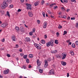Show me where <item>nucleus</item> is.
<instances>
[{"label": "nucleus", "mask_w": 78, "mask_h": 78, "mask_svg": "<svg viewBox=\"0 0 78 78\" xmlns=\"http://www.w3.org/2000/svg\"><path fill=\"white\" fill-rule=\"evenodd\" d=\"M20 30L22 33H24V32H25L24 28L23 27H20Z\"/></svg>", "instance_id": "9"}, {"label": "nucleus", "mask_w": 78, "mask_h": 78, "mask_svg": "<svg viewBox=\"0 0 78 78\" xmlns=\"http://www.w3.org/2000/svg\"><path fill=\"white\" fill-rule=\"evenodd\" d=\"M48 60L49 61H51V58H48Z\"/></svg>", "instance_id": "38"}, {"label": "nucleus", "mask_w": 78, "mask_h": 78, "mask_svg": "<svg viewBox=\"0 0 78 78\" xmlns=\"http://www.w3.org/2000/svg\"><path fill=\"white\" fill-rule=\"evenodd\" d=\"M67 12H69V11H70V9H67L66 10Z\"/></svg>", "instance_id": "57"}, {"label": "nucleus", "mask_w": 78, "mask_h": 78, "mask_svg": "<svg viewBox=\"0 0 78 78\" xmlns=\"http://www.w3.org/2000/svg\"><path fill=\"white\" fill-rule=\"evenodd\" d=\"M53 42H54V41L51 40V41L46 43V46L47 47H50L51 45L52 47H53L54 45L53 44Z\"/></svg>", "instance_id": "2"}, {"label": "nucleus", "mask_w": 78, "mask_h": 78, "mask_svg": "<svg viewBox=\"0 0 78 78\" xmlns=\"http://www.w3.org/2000/svg\"><path fill=\"white\" fill-rule=\"evenodd\" d=\"M72 46L73 48H75V44H73Z\"/></svg>", "instance_id": "26"}, {"label": "nucleus", "mask_w": 78, "mask_h": 78, "mask_svg": "<svg viewBox=\"0 0 78 78\" xmlns=\"http://www.w3.org/2000/svg\"><path fill=\"white\" fill-rule=\"evenodd\" d=\"M31 68V65H29V69H30V68Z\"/></svg>", "instance_id": "62"}, {"label": "nucleus", "mask_w": 78, "mask_h": 78, "mask_svg": "<svg viewBox=\"0 0 78 78\" xmlns=\"http://www.w3.org/2000/svg\"><path fill=\"white\" fill-rule=\"evenodd\" d=\"M76 27H78V23H76Z\"/></svg>", "instance_id": "64"}, {"label": "nucleus", "mask_w": 78, "mask_h": 78, "mask_svg": "<svg viewBox=\"0 0 78 78\" xmlns=\"http://www.w3.org/2000/svg\"><path fill=\"white\" fill-rule=\"evenodd\" d=\"M54 8L56 9V8H58V6L57 5H56L55 6H54Z\"/></svg>", "instance_id": "58"}, {"label": "nucleus", "mask_w": 78, "mask_h": 78, "mask_svg": "<svg viewBox=\"0 0 78 78\" xmlns=\"http://www.w3.org/2000/svg\"><path fill=\"white\" fill-rule=\"evenodd\" d=\"M44 37L45 39H46V38H47V35H45Z\"/></svg>", "instance_id": "56"}, {"label": "nucleus", "mask_w": 78, "mask_h": 78, "mask_svg": "<svg viewBox=\"0 0 78 78\" xmlns=\"http://www.w3.org/2000/svg\"><path fill=\"white\" fill-rule=\"evenodd\" d=\"M16 36H13L12 37V39L13 41H16L15 40Z\"/></svg>", "instance_id": "16"}, {"label": "nucleus", "mask_w": 78, "mask_h": 78, "mask_svg": "<svg viewBox=\"0 0 78 78\" xmlns=\"http://www.w3.org/2000/svg\"><path fill=\"white\" fill-rule=\"evenodd\" d=\"M20 56H23L24 55V54L23 53H21L20 54Z\"/></svg>", "instance_id": "48"}, {"label": "nucleus", "mask_w": 78, "mask_h": 78, "mask_svg": "<svg viewBox=\"0 0 78 78\" xmlns=\"http://www.w3.org/2000/svg\"><path fill=\"white\" fill-rule=\"evenodd\" d=\"M37 22L38 24H40V20H37Z\"/></svg>", "instance_id": "40"}, {"label": "nucleus", "mask_w": 78, "mask_h": 78, "mask_svg": "<svg viewBox=\"0 0 78 78\" xmlns=\"http://www.w3.org/2000/svg\"><path fill=\"white\" fill-rule=\"evenodd\" d=\"M48 74L49 75H54V70L52 69H51L49 72Z\"/></svg>", "instance_id": "7"}, {"label": "nucleus", "mask_w": 78, "mask_h": 78, "mask_svg": "<svg viewBox=\"0 0 78 78\" xmlns=\"http://www.w3.org/2000/svg\"><path fill=\"white\" fill-rule=\"evenodd\" d=\"M4 41H5V39L4 38H3L2 40V42H3Z\"/></svg>", "instance_id": "52"}, {"label": "nucleus", "mask_w": 78, "mask_h": 78, "mask_svg": "<svg viewBox=\"0 0 78 78\" xmlns=\"http://www.w3.org/2000/svg\"><path fill=\"white\" fill-rule=\"evenodd\" d=\"M56 34L57 35H59V33L58 32H57L56 33Z\"/></svg>", "instance_id": "61"}, {"label": "nucleus", "mask_w": 78, "mask_h": 78, "mask_svg": "<svg viewBox=\"0 0 78 78\" xmlns=\"http://www.w3.org/2000/svg\"><path fill=\"white\" fill-rule=\"evenodd\" d=\"M6 3H11L12 2V0H4Z\"/></svg>", "instance_id": "10"}, {"label": "nucleus", "mask_w": 78, "mask_h": 78, "mask_svg": "<svg viewBox=\"0 0 78 78\" xmlns=\"http://www.w3.org/2000/svg\"><path fill=\"white\" fill-rule=\"evenodd\" d=\"M71 20H75V17H72L71 18Z\"/></svg>", "instance_id": "45"}, {"label": "nucleus", "mask_w": 78, "mask_h": 78, "mask_svg": "<svg viewBox=\"0 0 78 78\" xmlns=\"http://www.w3.org/2000/svg\"><path fill=\"white\" fill-rule=\"evenodd\" d=\"M26 41H27V42H29L30 41V38H26Z\"/></svg>", "instance_id": "19"}, {"label": "nucleus", "mask_w": 78, "mask_h": 78, "mask_svg": "<svg viewBox=\"0 0 78 78\" xmlns=\"http://www.w3.org/2000/svg\"><path fill=\"white\" fill-rule=\"evenodd\" d=\"M63 2H65V3H67V0H63Z\"/></svg>", "instance_id": "39"}, {"label": "nucleus", "mask_w": 78, "mask_h": 78, "mask_svg": "<svg viewBox=\"0 0 78 78\" xmlns=\"http://www.w3.org/2000/svg\"><path fill=\"white\" fill-rule=\"evenodd\" d=\"M22 11V9H19L17 10V12H20V11Z\"/></svg>", "instance_id": "41"}, {"label": "nucleus", "mask_w": 78, "mask_h": 78, "mask_svg": "<svg viewBox=\"0 0 78 78\" xmlns=\"http://www.w3.org/2000/svg\"><path fill=\"white\" fill-rule=\"evenodd\" d=\"M29 58H33V55L30 54L29 55Z\"/></svg>", "instance_id": "21"}, {"label": "nucleus", "mask_w": 78, "mask_h": 78, "mask_svg": "<svg viewBox=\"0 0 78 78\" xmlns=\"http://www.w3.org/2000/svg\"><path fill=\"white\" fill-rule=\"evenodd\" d=\"M27 6V9H32L31 8V5L28 4L26 3V4Z\"/></svg>", "instance_id": "3"}, {"label": "nucleus", "mask_w": 78, "mask_h": 78, "mask_svg": "<svg viewBox=\"0 0 78 78\" xmlns=\"http://www.w3.org/2000/svg\"><path fill=\"white\" fill-rule=\"evenodd\" d=\"M70 17L69 16H68L67 18V19H69V20H70Z\"/></svg>", "instance_id": "59"}, {"label": "nucleus", "mask_w": 78, "mask_h": 78, "mask_svg": "<svg viewBox=\"0 0 78 78\" xmlns=\"http://www.w3.org/2000/svg\"><path fill=\"white\" fill-rule=\"evenodd\" d=\"M48 12L49 14H51V11H50L49 10H48Z\"/></svg>", "instance_id": "34"}, {"label": "nucleus", "mask_w": 78, "mask_h": 78, "mask_svg": "<svg viewBox=\"0 0 78 78\" xmlns=\"http://www.w3.org/2000/svg\"><path fill=\"white\" fill-rule=\"evenodd\" d=\"M24 0H21V2L22 3H23V2H24Z\"/></svg>", "instance_id": "54"}, {"label": "nucleus", "mask_w": 78, "mask_h": 78, "mask_svg": "<svg viewBox=\"0 0 78 78\" xmlns=\"http://www.w3.org/2000/svg\"><path fill=\"white\" fill-rule=\"evenodd\" d=\"M42 14L43 15V16L44 17H45V12H42Z\"/></svg>", "instance_id": "32"}, {"label": "nucleus", "mask_w": 78, "mask_h": 78, "mask_svg": "<svg viewBox=\"0 0 78 78\" xmlns=\"http://www.w3.org/2000/svg\"><path fill=\"white\" fill-rule=\"evenodd\" d=\"M29 34H30V36H32V35H33V32H30L29 33Z\"/></svg>", "instance_id": "36"}, {"label": "nucleus", "mask_w": 78, "mask_h": 78, "mask_svg": "<svg viewBox=\"0 0 78 78\" xmlns=\"http://www.w3.org/2000/svg\"><path fill=\"white\" fill-rule=\"evenodd\" d=\"M7 55L8 57H11V55H10L9 54H7Z\"/></svg>", "instance_id": "46"}, {"label": "nucleus", "mask_w": 78, "mask_h": 78, "mask_svg": "<svg viewBox=\"0 0 78 78\" xmlns=\"http://www.w3.org/2000/svg\"><path fill=\"white\" fill-rule=\"evenodd\" d=\"M62 18H64V19H66V16H63V17H62Z\"/></svg>", "instance_id": "60"}, {"label": "nucleus", "mask_w": 78, "mask_h": 78, "mask_svg": "<svg viewBox=\"0 0 78 78\" xmlns=\"http://www.w3.org/2000/svg\"><path fill=\"white\" fill-rule=\"evenodd\" d=\"M45 64L46 65H48V63L47 62H45Z\"/></svg>", "instance_id": "51"}, {"label": "nucleus", "mask_w": 78, "mask_h": 78, "mask_svg": "<svg viewBox=\"0 0 78 78\" xmlns=\"http://www.w3.org/2000/svg\"><path fill=\"white\" fill-rule=\"evenodd\" d=\"M76 45H78V41H77L76 42Z\"/></svg>", "instance_id": "47"}, {"label": "nucleus", "mask_w": 78, "mask_h": 78, "mask_svg": "<svg viewBox=\"0 0 78 78\" xmlns=\"http://www.w3.org/2000/svg\"><path fill=\"white\" fill-rule=\"evenodd\" d=\"M36 48L38 50H40V49H41V46H39H39H38Z\"/></svg>", "instance_id": "25"}, {"label": "nucleus", "mask_w": 78, "mask_h": 78, "mask_svg": "<svg viewBox=\"0 0 78 78\" xmlns=\"http://www.w3.org/2000/svg\"><path fill=\"white\" fill-rule=\"evenodd\" d=\"M56 5V4L55 3L54 4H51L50 5V6H51V7H52V6H53V5Z\"/></svg>", "instance_id": "35"}, {"label": "nucleus", "mask_w": 78, "mask_h": 78, "mask_svg": "<svg viewBox=\"0 0 78 78\" xmlns=\"http://www.w3.org/2000/svg\"><path fill=\"white\" fill-rule=\"evenodd\" d=\"M9 71V69L5 70L3 71L4 74H5V75H6V74H8Z\"/></svg>", "instance_id": "6"}, {"label": "nucleus", "mask_w": 78, "mask_h": 78, "mask_svg": "<svg viewBox=\"0 0 78 78\" xmlns=\"http://www.w3.org/2000/svg\"><path fill=\"white\" fill-rule=\"evenodd\" d=\"M43 71V70H41V69L39 70V72L40 73H42Z\"/></svg>", "instance_id": "37"}, {"label": "nucleus", "mask_w": 78, "mask_h": 78, "mask_svg": "<svg viewBox=\"0 0 78 78\" xmlns=\"http://www.w3.org/2000/svg\"><path fill=\"white\" fill-rule=\"evenodd\" d=\"M50 17H51V18H53V19H54V16H53L52 15H51V16H50Z\"/></svg>", "instance_id": "55"}, {"label": "nucleus", "mask_w": 78, "mask_h": 78, "mask_svg": "<svg viewBox=\"0 0 78 78\" xmlns=\"http://www.w3.org/2000/svg\"><path fill=\"white\" fill-rule=\"evenodd\" d=\"M14 6V5H13L12 4L11 5H10L9 6H8L9 8V9H11V8H12Z\"/></svg>", "instance_id": "17"}, {"label": "nucleus", "mask_w": 78, "mask_h": 78, "mask_svg": "<svg viewBox=\"0 0 78 78\" xmlns=\"http://www.w3.org/2000/svg\"><path fill=\"white\" fill-rule=\"evenodd\" d=\"M71 1L72 2H74L75 3H76V1H75V0H71Z\"/></svg>", "instance_id": "44"}, {"label": "nucleus", "mask_w": 78, "mask_h": 78, "mask_svg": "<svg viewBox=\"0 0 78 78\" xmlns=\"http://www.w3.org/2000/svg\"><path fill=\"white\" fill-rule=\"evenodd\" d=\"M66 55L65 54H64L63 57L62 58V59H64L66 58Z\"/></svg>", "instance_id": "20"}, {"label": "nucleus", "mask_w": 78, "mask_h": 78, "mask_svg": "<svg viewBox=\"0 0 78 78\" xmlns=\"http://www.w3.org/2000/svg\"><path fill=\"white\" fill-rule=\"evenodd\" d=\"M39 4V2H35L34 5L35 6H37Z\"/></svg>", "instance_id": "14"}, {"label": "nucleus", "mask_w": 78, "mask_h": 78, "mask_svg": "<svg viewBox=\"0 0 78 78\" xmlns=\"http://www.w3.org/2000/svg\"><path fill=\"white\" fill-rule=\"evenodd\" d=\"M64 34H67V31H64Z\"/></svg>", "instance_id": "43"}, {"label": "nucleus", "mask_w": 78, "mask_h": 78, "mask_svg": "<svg viewBox=\"0 0 78 78\" xmlns=\"http://www.w3.org/2000/svg\"><path fill=\"white\" fill-rule=\"evenodd\" d=\"M58 41L57 40H56L55 41V44H58Z\"/></svg>", "instance_id": "29"}, {"label": "nucleus", "mask_w": 78, "mask_h": 78, "mask_svg": "<svg viewBox=\"0 0 78 78\" xmlns=\"http://www.w3.org/2000/svg\"><path fill=\"white\" fill-rule=\"evenodd\" d=\"M34 45L35 47H36V48H37L38 46H39V45L38 44H37L36 43L34 44Z\"/></svg>", "instance_id": "22"}, {"label": "nucleus", "mask_w": 78, "mask_h": 78, "mask_svg": "<svg viewBox=\"0 0 78 78\" xmlns=\"http://www.w3.org/2000/svg\"><path fill=\"white\" fill-rule=\"evenodd\" d=\"M69 53L71 54V55H74V52H73V51H69Z\"/></svg>", "instance_id": "18"}, {"label": "nucleus", "mask_w": 78, "mask_h": 78, "mask_svg": "<svg viewBox=\"0 0 78 78\" xmlns=\"http://www.w3.org/2000/svg\"><path fill=\"white\" fill-rule=\"evenodd\" d=\"M23 58L24 59H27V55H24Z\"/></svg>", "instance_id": "30"}, {"label": "nucleus", "mask_w": 78, "mask_h": 78, "mask_svg": "<svg viewBox=\"0 0 78 78\" xmlns=\"http://www.w3.org/2000/svg\"><path fill=\"white\" fill-rule=\"evenodd\" d=\"M41 42L42 44H45V41L44 40H43L41 41Z\"/></svg>", "instance_id": "23"}, {"label": "nucleus", "mask_w": 78, "mask_h": 78, "mask_svg": "<svg viewBox=\"0 0 78 78\" xmlns=\"http://www.w3.org/2000/svg\"><path fill=\"white\" fill-rule=\"evenodd\" d=\"M28 14H29V16H30V17H33V12H32L31 11H30L28 12Z\"/></svg>", "instance_id": "5"}, {"label": "nucleus", "mask_w": 78, "mask_h": 78, "mask_svg": "<svg viewBox=\"0 0 78 78\" xmlns=\"http://www.w3.org/2000/svg\"><path fill=\"white\" fill-rule=\"evenodd\" d=\"M15 29L16 31H19V27L18 26H16L15 27Z\"/></svg>", "instance_id": "15"}, {"label": "nucleus", "mask_w": 78, "mask_h": 78, "mask_svg": "<svg viewBox=\"0 0 78 78\" xmlns=\"http://www.w3.org/2000/svg\"><path fill=\"white\" fill-rule=\"evenodd\" d=\"M19 51H20V52H22V49H20L19 50Z\"/></svg>", "instance_id": "50"}, {"label": "nucleus", "mask_w": 78, "mask_h": 78, "mask_svg": "<svg viewBox=\"0 0 78 78\" xmlns=\"http://www.w3.org/2000/svg\"><path fill=\"white\" fill-rule=\"evenodd\" d=\"M8 23H4L1 25V27L3 28H5V27H6V26H8Z\"/></svg>", "instance_id": "4"}, {"label": "nucleus", "mask_w": 78, "mask_h": 78, "mask_svg": "<svg viewBox=\"0 0 78 78\" xmlns=\"http://www.w3.org/2000/svg\"><path fill=\"white\" fill-rule=\"evenodd\" d=\"M58 52V51L56 50H55V51H51V53H53L55 54V53H56Z\"/></svg>", "instance_id": "13"}, {"label": "nucleus", "mask_w": 78, "mask_h": 78, "mask_svg": "<svg viewBox=\"0 0 78 78\" xmlns=\"http://www.w3.org/2000/svg\"><path fill=\"white\" fill-rule=\"evenodd\" d=\"M26 60L27 62V63H29V62H30V61H29V59L28 58H27Z\"/></svg>", "instance_id": "31"}, {"label": "nucleus", "mask_w": 78, "mask_h": 78, "mask_svg": "<svg viewBox=\"0 0 78 78\" xmlns=\"http://www.w3.org/2000/svg\"><path fill=\"white\" fill-rule=\"evenodd\" d=\"M23 68L24 69H27V67H26V66L23 65Z\"/></svg>", "instance_id": "33"}, {"label": "nucleus", "mask_w": 78, "mask_h": 78, "mask_svg": "<svg viewBox=\"0 0 78 78\" xmlns=\"http://www.w3.org/2000/svg\"><path fill=\"white\" fill-rule=\"evenodd\" d=\"M37 65L38 66H40L41 65V63L42 62H40V61H39V60L38 59L37 61Z\"/></svg>", "instance_id": "8"}, {"label": "nucleus", "mask_w": 78, "mask_h": 78, "mask_svg": "<svg viewBox=\"0 0 78 78\" xmlns=\"http://www.w3.org/2000/svg\"><path fill=\"white\" fill-rule=\"evenodd\" d=\"M47 66H48V65H44V67L46 68Z\"/></svg>", "instance_id": "49"}, {"label": "nucleus", "mask_w": 78, "mask_h": 78, "mask_svg": "<svg viewBox=\"0 0 78 78\" xmlns=\"http://www.w3.org/2000/svg\"><path fill=\"white\" fill-rule=\"evenodd\" d=\"M67 77H69V73H67Z\"/></svg>", "instance_id": "53"}, {"label": "nucleus", "mask_w": 78, "mask_h": 78, "mask_svg": "<svg viewBox=\"0 0 78 78\" xmlns=\"http://www.w3.org/2000/svg\"><path fill=\"white\" fill-rule=\"evenodd\" d=\"M47 22H45L44 23V26H43V27L44 28H46V27H47Z\"/></svg>", "instance_id": "12"}, {"label": "nucleus", "mask_w": 78, "mask_h": 78, "mask_svg": "<svg viewBox=\"0 0 78 78\" xmlns=\"http://www.w3.org/2000/svg\"><path fill=\"white\" fill-rule=\"evenodd\" d=\"M61 63L62 66H66V62L63 61H61Z\"/></svg>", "instance_id": "11"}, {"label": "nucleus", "mask_w": 78, "mask_h": 78, "mask_svg": "<svg viewBox=\"0 0 78 78\" xmlns=\"http://www.w3.org/2000/svg\"><path fill=\"white\" fill-rule=\"evenodd\" d=\"M44 3H45V2H44V1L42 0V1H41V4L42 5H44Z\"/></svg>", "instance_id": "27"}, {"label": "nucleus", "mask_w": 78, "mask_h": 78, "mask_svg": "<svg viewBox=\"0 0 78 78\" xmlns=\"http://www.w3.org/2000/svg\"><path fill=\"white\" fill-rule=\"evenodd\" d=\"M8 3H6L5 1H4L3 2L2 4H1V6L2 9H4L8 7Z\"/></svg>", "instance_id": "1"}, {"label": "nucleus", "mask_w": 78, "mask_h": 78, "mask_svg": "<svg viewBox=\"0 0 78 78\" xmlns=\"http://www.w3.org/2000/svg\"><path fill=\"white\" fill-rule=\"evenodd\" d=\"M7 15L9 17H10V15H9V11L7 12Z\"/></svg>", "instance_id": "24"}, {"label": "nucleus", "mask_w": 78, "mask_h": 78, "mask_svg": "<svg viewBox=\"0 0 78 78\" xmlns=\"http://www.w3.org/2000/svg\"><path fill=\"white\" fill-rule=\"evenodd\" d=\"M60 1L62 3H64V2H63V1H62V0H60Z\"/></svg>", "instance_id": "63"}, {"label": "nucleus", "mask_w": 78, "mask_h": 78, "mask_svg": "<svg viewBox=\"0 0 78 78\" xmlns=\"http://www.w3.org/2000/svg\"><path fill=\"white\" fill-rule=\"evenodd\" d=\"M19 47V45L18 44H16V47H15V48H18Z\"/></svg>", "instance_id": "42"}, {"label": "nucleus", "mask_w": 78, "mask_h": 78, "mask_svg": "<svg viewBox=\"0 0 78 78\" xmlns=\"http://www.w3.org/2000/svg\"><path fill=\"white\" fill-rule=\"evenodd\" d=\"M62 27L61 25L59 24V26L58 27V28H59V29H61V28H62Z\"/></svg>", "instance_id": "28"}]
</instances>
